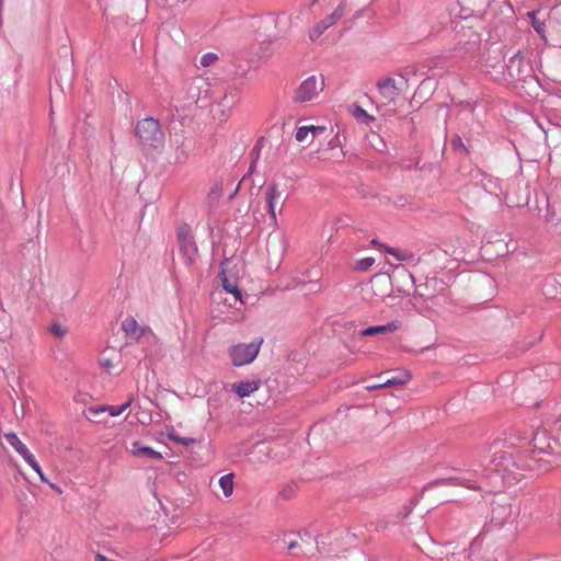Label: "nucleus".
Masks as SVG:
<instances>
[{
	"instance_id": "14",
	"label": "nucleus",
	"mask_w": 561,
	"mask_h": 561,
	"mask_svg": "<svg viewBox=\"0 0 561 561\" xmlns=\"http://www.w3.org/2000/svg\"><path fill=\"white\" fill-rule=\"evenodd\" d=\"M131 402H133V398H129L122 405H102V407H98V408H90L89 413L92 415H98L101 412L107 411L110 413V415L118 416L130 407Z\"/></svg>"
},
{
	"instance_id": "26",
	"label": "nucleus",
	"mask_w": 561,
	"mask_h": 561,
	"mask_svg": "<svg viewBox=\"0 0 561 561\" xmlns=\"http://www.w3.org/2000/svg\"><path fill=\"white\" fill-rule=\"evenodd\" d=\"M365 296H368L367 298H371L375 294L374 286L369 285L364 289Z\"/></svg>"
},
{
	"instance_id": "13",
	"label": "nucleus",
	"mask_w": 561,
	"mask_h": 561,
	"mask_svg": "<svg viewBox=\"0 0 561 561\" xmlns=\"http://www.w3.org/2000/svg\"><path fill=\"white\" fill-rule=\"evenodd\" d=\"M401 328V322L398 320L391 321L383 325L368 327L363 330L360 336H373L377 334H389L398 331Z\"/></svg>"
},
{
	"instance_id": "30",
	"label": "nucleus",
	"mask_w": 561,
	"mask_h": 561,
	"mask_svg": "<svg viewBox=\"0 0 561 561\" xmlns=\"http://www.w3.org/2000/svg\"><path fill=\"white\" fill-rule=\"evenodd\" d=\"M222 102H224L225 104H227V103H228V94H227V93L224 95V98H222Z\"/></svg>"
},
{
	"instance_id": "12",
	"label": "nucleus",
	"mask_w": 561,
	"mask_h": 561,
	"mask_svg": "<svg viewBox=\"0 0 561 561\" xmlns=\"http://www.w3.org/2000/svg\"><path fill=\"white\" fill-rule=\"evenodd\" d=\"M324 131L325 128L321 126H302L297 129L295 138L298 142L310 145L318 135Z\"/></svg>"
},
{
	"instance_id": "21",
	"label": "nucleus",
	"mask_w": 561,
	"mask_h": 561,
	"mask_svg": "<svg viewBox=\"0 0 561 561\" xmlns=\"http://www.w3.org/2000/svg\"><path fill=\"white\" fill-rule=\"evenodd\" d=\"M381 247L386 250L387 253L394 256L398 261H408L412 257V254L407 251H400L399 249L390 248L387 245Z\"/></svg>"
},
{
	"instance_id": "25",
	"label": "nucleus",
	"mask_w": 561,
	"mask_h": 561,
	"mask_svg": "<svg viewBox=\"0 0 561 561\" xmlns=\"http://www.w3.org/2000/svg\"><path fill=\"white\" fill-rule=\"evenodd\" d=\"M51 332L57 336H62L65 334V331L58 325H54L51 328Z\"/></svg>"
},
{
	"instance_id": "4",
	"label": "nucleus",
	"mask_w": 561,
	"mask_h": 561,
	"mask_svg": "<svg viewBox=\"0 0 561 561\" xmlns=\"http://www.w3.org/2000/svg\"><path fill=\"white\" fill-rule=\"evenodd\" d=\"M263 337H257L250 343H237L228 348V355L233 366L241 367L255 360L263 345Z\"/></svg>"
},
{
	"instance_id": "10",
	"label": "nucleus",
	"mask_w": 561,
	"mask_h": 561,
	"mask_svg": "<svg viewBox=\"0 0 561 561\" xmlns=\"http://www.w3.org/2000/svg\"><path fill=\"white\" fill-rule=\"evenodd\" d=\"M122 330L131 340L139 341L145 335H153L150 328L140 325L133 317H127L122 322Z\"/></svg>"
},
{
	"instance_id": "24",
	"label": "nucleus",
	"mask_w": 561,
	"mask_h": 561,
	"mask_svg": "<svg viewBox=\"0 0 561 561\" xmlns=\"http://www.w3.org/2000/svg\"><path fill=\"white\" fill-rule=\"evenodd\" d=\"M217 60V56L215 54H206L201 58V64L205 67L211 65Z\"/></svg>"
},
{
	"instance_id": "27",
	"label": "nucleus",
	"mask_w": 561,
	"mask_h": 561,
	"mask_svg": "<svg viewBox=\"0 0 561 561\" xmlns=\"http://www.w3.org/2000/svg\"><path fill=\"white\" fill-rule=\"evenodd\" d=\"M300 547H301V543L298 540H293V541L288 542V549L290 551L295 550L296 548H300Z\"/></svg>"
},
{
	"instance_id": "15",
	"label": "nucleus",
	"mask_w": 561,
	"mask_h": 561,
	"mask_svg": "<svg viewBox=\"0 0 561 561\" xmlns=\"http://www.w3.org/2000/svg\"><path fill=\"white\" fill-rule=\"evenodd\" d=\"M130 453L135 457H145L149 459H162V455L159 451L153 450L151 447L144 446L140 442H134L130 447Z\"/></svg>"
},
{
	"instance_id": "18",
	"label": "nucleus",
	"mask_w": 561,
	"mask_h": 561,
	"mask_svg": "<svg viewBox=\"0 0 561 561\" xmlns=\"http://www.w3.org/2000/svg\"><path fill=\"white\" fill-rule=\"evenodd\" d=\"M411 377L412 376L409 371H402L399 375L386 379L383 382H380V386H385V388L393 386H404L411 379Z\"/></svg>"
},
{
	"instance_id": "22",
	"label": "nucleus",
	"mask_w": 561,
	"mask_h": 561,
	"mask_svg": "<svg viewBox=\"0 0 561 561\" xmlns=\"http://www.w3.org/2000/svg\"><path fill=\"white\" fill-rule=\"evenodd\" d=\"M375 263V259L371 256L364 257L358 260L354 264V270L357 272H366L368 271Z\"/></svg>"
},
{
	"instance_id": "5",
	"label": "nucleus",
	"mask_w": 561,
	"mask_h": 561,
	"mask_svg": "<svg viewBox=\"0 0 561 561\" xmlns=\"http://www.w3.org/2000/svg\"><path fill=\"white\" fill-rule=\"evenodd\" d=\"M265 209L270 215L274 229L278 228L277 216L282 214L286 202V195L277 183H271L264 192Z\"/></svg>"
},
{
	"instance_id": "20",
	"label": "nucleus",
	"mask_w": 561,
	"mask_h": 561,
	"mask_svg": "<svg viewBox=\"0 0 561 561\" xmlns=\"http://www.w3.org/2000/svg\"><path fill=\"white\" fill-rule=\"evenodd\" d=\"M527 16L530 19L531 21V25L534 27V30L541 36V37H545V32H546V25H545V22L540 21L537 19L536 16V12L535 11H531V12H528L527 13Z\"/></svg>"
},
{
	"instance_id": "6",
	"label": "nucleus",
	"mask_w": 561,
	"mask_h": 561,
	"mask_svg": "<svg viewBox=\"0 0 561 561\" xmlns=\"http://www.w3.org/2000/svg\"><path fill=\"white\" fill-rule=\"evenodd\" d=\"M324 89V79L322 76H310L305 79L296 89L294 101L305 103L316 99L319 93Z\"/></svg>"
},
{
	"instance_id": "2",
	"label": "nucleus",
	"mask_w": 561,
	"mask_h": 561,
	"mask_svg": "<svg viewBox=\"0 0 561 561\" xmlns=\"http://www.w3.org/2000/svg\"><path fill=\"white\" fill-rule=\"evenodd\" d=\"M346 8V0H312L309 11L318 22L310 32V38L314 41L325 30L333 26L345 14Z\"/></svg>"
},
{
	"instance_id": "8",
	"label": "nucleus",
	"mask_w": 561,
	"mask_h": 561,
	"mask_svg": "<svg viewBox=\"0 0 561 561\" xmlns=\"http://www.w3.org/2000/svg\"><path fill=\"white\" fill-rule=\"evenodd\" d=\"M178 240L181 253L185 257L186 262L192 264L197 256L198 250L191 232V228L187 225L179 227Z\"/></svg>"
},
{
	"instance_id": "11",
	"label": "nucleus",
	"mask_w": 561,
	"mask_h": 561,
	"mask_svg": "<svg viewBox=\"0 0 561 561\" xmlns=\"http://www.w3.org/2000/svg\"><path fill=\"white\" fill-rule=\"evenodd\" d=\"M261 385V379L242 380L233 382L231 385V390L236 392L238 397L245 398L257 391Z\"/></svg>"
},
{
	"instance_id": "23",
	"label": "nucleus",
	"mask_w": 561,
	"mask_h": 561,
	"mask_svg": "<svg viewBox=\"0 0 561 561\" xmlns=\"http://www.w3.org/2000/svg\"><path fill=\"white\" fill-rule=\"evenodd\" d=\"M168 437L169 439H171L172 442L176 443V444H180V445H183V446H190V445H193L195 443V439L194 438H191V437H181L179 436L178 434H175L174 432L172 433H169L168 434Z\"/></svg>"
},
{
	"instance_id": "17",
	"label": "nucleus",
	"mask_w": 561,
	"mask_h": 561,
	"mask_svg": "<svg viewBox=\"0 0 561 561\" xmlns=\"http://www.w3.org/2000/svg\"><path fill=\"white\" fill-rule=\"evenodd\" d=\"M348 112L355 117L358 122H362L366 125H369L375 117L368 114L364 108H362L357 104H352L348 106Z\"/></svg>"
},
{
	"instance_id": "7",
	"label": "nucleus",
	"mask_w": 561,
	"mask_h": 561,
	"mask_svg": "<svg viewBox=\"0 0 561 561\" xmlns=\"http://www.w3.org/2000/svg\"><path fill=\"white\" fill-rule=\"evenodd\" d=\"M7 443L25 460V462L38 474L42 482L47 483L45 474L42 471L39 463L36 461L34 455L22 443L15 433L4 434Z\"/></svg>"
},
{
	"instance_id": "1",
	"label": "nucleus",
	"mask_w": 561,
	"mask_h": 561,
	"mask_svg": "<svg viewBox=\"0 0 561 561\" xmlns=\"http://www.w3.org/2000/svg\"><path fill=\"white\" fill-rule=\"evenodd\" d=\"M517 443L511 439L506 444V450L494 458L499 470L514 473L513 469L530 470L529 453L554 454L558 443L552 439L546 431H539L534 434L533 439L525 442L517 438Z\"/></svg>"
},
{
	"instance_id": "16",
	"label": "nucleus",
	"mask_w": 561,
	"mask_h": 561,
	"mask_svg": "<svg viewBox=\"0 0 561 561\" xmlns=\"http://www.w3.org/2000/svg\"><path fill=\"white\" fill-rule=\"evenodd\" d=\"M234 476L233 473H227L219 478L218 485L225 497H230L234 490Z\"/></svg>"
},
{
	"instance_id": "9",
	"label": "nucleus",
	"mask_w": 561,
	"mask_h": 561,
	"mask_svg": "<svg viewBox=\"0 0 561 561\" xmlns=\"http://www.w3.org/2000/svg\"><path fill=\"white\" fill-rule=\"evenodd\" d=\"M379 94L383 100V104H396L400 94V88L392 78H386L377 83Z\"/></svg>"
},
{
	"instance_id": "3",
	"label": "nucleus",
	"mask_w": 561,
	"mask_h": 561,
	"mask_svg": "<svg viewBox=\"0 0 561 561\" xmlns=\"http://www.w3.org/2000/svg\"><path fill=\"white\" fill-rule=\"evenodd\" d=\"M135 133L139 145L147 153L161 150L164 146V135L159 122L154 118L139 121Z\"/></svg>"
},
{
	"instance_id": "28",
	"label": "nucleus",
	"mask_w": 561,
	"mask_h": 561,
	"mask_svg": "<svg viewBox=\"0 0 561 561\" xmlns=\"http://www.w3.org/2000/svg\"><path fill=\"white\" fill-rule=\"evenodd\" d=\"M379 388H385V386H380V383H376V385H371V386H367L366 389L371 391V390H376V389H379Z\"/></svg>"
},
{
	"instance_id": "19",
	"label": "nucleus",
	"mask_w": 561,
	"mask_h": 561,
	"mask_svg": "<svg viewBox=\"0 0 561 561\" xmlns=\"http://www.w3.org/2000/svg\"><path fill=\"white\" fill-rule=\"evenodd\" d=\"M222 275V287L227 293H230L234 296L236 299H240L241 293L237 286V283L234 280H230L225 275V270L221 271Z\"/></svg>"
},
{
	"instance_id": "29",
	"label": "nucleus",
	"mask_w": 561,
	"mask_h": 561,
	"mask_svg": "<svg viewBox=\"0 0 561 561\" xmlns=\"http://www.w3.org/2000/svg\"><path fill=\"white\" fill-rule=\"evenodd\" d=\"M330 561H346V558L345 557H335V558H332Z\"/></svg>"
},
{
	"instance_id": "31",
	"label": "nucleus",
	"mask_w": 561,
	"mask_h": 561,
	"mask_svg": "<svg viewBox=\"0 0 561 561\" xmlns=\"http://www.w3.org/2000/svg\"><path fill=\"white\" fill-rule=\"evenodd\" d=\"M104 366L110 367V366H111L110 360H105V362H104Z\"/></svg>"
}]
</instances>
